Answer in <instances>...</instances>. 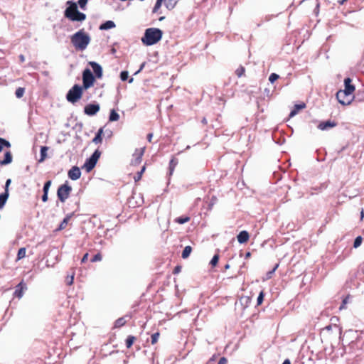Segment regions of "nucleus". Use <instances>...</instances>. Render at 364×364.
Returning a JSON list of instances; mask_svg holds the SVG:
<instances>
[{"label":"nucleus","mask_w":364,"mask_h":364,"mask_svg":"<svg viewBox=\"0 0 364 364\" xmlns=\"http://www.w3.org/2000/svg\"><path fill=\"white\" fill-rule=\"evenodd\" d=\"M91 41L90 36L88 33H85L83 29H81L74 33L70 37V41L73 46L77 50H85Z\"/></svg>","instance_id":"nucleus-1"},{"label":"nucleus","mask_w":364,"mask_h":364,"mask_svg":"<svg viewBox=\"0 0 364 364\" xmlns=\"http://www.w3.org/2000/svg\"><path fill=\"white\" fill-rule=\"evenodd\" d=\"M67 4L68 6L65 10V17L72 21L82 22L85 20L86 15L78 11L77 3L72 1H67Z\"/></svg>","instance_id":"nucleus-2"},{"label":"nucleus","mask_w":364,"mask_h":364,"mask_svg":"<svg viewBox=\"0 0 364 364\" xmlns=\"http://www.w3.org/2000/svg\"><path fill=\"white\" fill-rule=\"evenodd\" d=\"M163 32L156 28H149L145 30L141 38V42L145 46H152L158 43L162 38Z\"/></svg>","instance_id":"nucleus-3"},{"label":"nucleus","mask_w":364,"mask_h":364,"mask_svg":"<svg viewBox=\"0 0 364 364\" xmlns=\"http://www.w3.org/2000/svg\"><path fill=\"white\" fill-rule=\"evenodd\" d=\"M84 89L79 85H75L67 93L66 99L71 103H75L81 97Z\"/></svg>","instance_id":"nucleus-4"},{"label":"nucleus","mask_w":364,"mask_h":364,"mask_svg":"<svg viewBox=\"0 0 364 364\" xmlns=\"http://www.w3.org/2000/svg\"><path fill=\"white\" fill-rule=\"evenodd\" d=\"M95 82V77L91 70L86 68L82 72V88L87 90L92 87Z\"/></svg>","instance_id":"nucleus-5"},{"label":"nucleus","mask_w":364,"mask_h":364,"mask_svg":"<svg viewBox=\"0 0 364 364\" xmlns=\"http://www.w3.org/2000/svg\"><path fill=\"white\" fill-rule=\"evenodd\" d=\"M100 155L101 152L98 149L95 150L92 156L85 161L82 168L85 169L87 172L91 171L95 166Z\"/></svg>","instance_id":"nucleus-6"},{"label":"nucleus","mask_w":364,"mask_h":364,"mask_svg":"<svg viewBox=\"0 0 364 364\" xmlns=\"http://www.w3.org/2000/svg\"><path fill=\"white\" fill-rule=\"evenodd\" d=\"M336 98L339 103L343 105H348L353 101L352 93H348L344 90H339L336 93Z\"/></svg>","instance_id":"nucleus-7"},{"label":"nucleus","mask_w":364,"mask_h":364,"mask_svg":"<svg viewBox=\"0 0 364 364\" xmlns=\"http://www.w3.org/2000/svg\"><path fill=\"white\" fill-rule=\"evenodd\" d=\"M72 191L71 186L68 184L65 183L60 186L57 192L58 197L61 202H65V200L69 197V195Z\"/></svg>","instance_id":"nucleus-8"},{"label":"nucleus","mask_w":364,"mask_h":364,"mask_svg":"<svg viewBox=\"0 0 364 364\" xmlns=\"http://www.w3.org/2000/svg\"><path fill=\"white\" fill-rule=\"evenodd\" d=\"M145 147L136 149L132 156V159L131 161L132 165L136 166L141 163Z\"/></svg>","instance_id":"nucleus-9"},{"label":"nucleus","mask_w":364,"mask_h":364,"mask_svg":"<svg viewBox=\"0 0 364 364\" xmlns=\"http://www.w3.org/2000/svg\"><path fill=\"white\" fill-rule=\"evenodd\" d=\"M100 105L98 104H89L84 108V112L88 116H94L100 111Z\"/></svg>","instance_id":"nucleus-10"},{"label":"nucleus","mask_w":364,"mask_h":364,"mask_svg":"<svg viewBox=\"0 0 364 364\" xmlns=\"http://www.w3.org/2000/svg\"><path fill=\"white\" fill-rule=\"evenodd\" d=\"M88 64L92 68V70L95 73V77L98 78V79L102 78V75H103V71H102V66L99 63L94 62V61H90L88 63Z\"/></svg>","instance_id":"nucleus-11"},{"label":"nucleus","mask_w":364,"mask_h":364,"mask_svg":"<svg viewBox=\"0 0 364 364\" xmlns=\"http://www.w3.org/2000/svg\"><path fill=\"white\" fill-rule=\"evenodd\" d=\"M81 171L77 166H73L68 171V177L73 181L77 180L80 178Z\"/></svg>","instance_id":"nucleus-12"},{"label":"nucleus","mask_w":364,"mask_h":364,"mask_svg":"<svg viewBox=\"0 0 364 364\" xmlns=\"http://www.w3.org/2000/svg\"><path fill=\"white\" fill-rule=\"evenodd\" d=\"M27 289L26 285L23 282H20L16 287L14 291V296L21 299L23 295V291Z\"/></svg>","instance_id":"nucleus-13"},{"label":"nucleus","mask_w":364,"mask_h":364,"mask_svg":"<svg viewBox=\"0 0 364 364\" xmlns=\"http://www.w3.org/2000/svg\"><path fill=\"white\" fill-rule=\"evenodd\" d=\"M336 126V123L330 120L321 122L318 125V129L320 130H328Z\"/></svg>","instance_id":"nucleus-14"},{"label":"nucleus","mask_w":364,"mask_h":364,"mask_svg":"<svg viewBox=\"0 0 364 364\" xmlns=\"http://www.w3.org/2000/svg\"><path fill=\"white\" fill-rule=\"evenodd\" d=\"M344 85L345 89L344 91H346L348 93H352L355 91V86L351 84V79L347 77L344 80Z\"/></svg>","instance_id":"nucleus-15"},{"label":"nucleus","mask_w":364,"mask_h":364,"mask_svg":"<svg viewBox=\"0 0 364 364\" xmlns=\"http://www.w3.org/2000/svg\"><path fill=\"white\" fill-rule=\"evenodd\" d=\"M237 238V241L240 243H241V244L245 243L249 240V233L245 230L241 231L238 234Z\"/></svg>","instance_id":"nucleus-16"},{"label":"nucleus","mask_w":364,"mask_h":364,"mask_svg":"<svg viewBox=\"0 0 364 364\" xmlns=\"http://www.w3.org/2000/svg\"><path fill=\"white\" fill-rule=\"evenodd\" d=\"M12 162V155L10 151H6L4 154V160L0 161L1 166L9 164Z\"/></svg>","instance_id":"nucleus-17"},{"label":"nucleus","mask_w":364,"mask_h":364,"mask_svg":"<svg viewBox=\"0 0 364 364\" xmlns=\"http://www.w3.org/2000/svg\"><path fill=\"white\" fill-rule=\"evenodd\" d=\"M116 25L112 21H107L100 26V30H108L115 28Z\"/></svg>","instance_id":"nucleus-18"},{"label":"nucleus","mask_w":364,"mask_h":364,"mask_svg":"<svg viewBox=\"0 0 364 364\" xmlns=\"http://www.w3.org/2000/svg\"><path fill=\"white\" fill-rule=\"evenodd\" d=\"M304 107H305L304 103L296 105L294 106V109L291 111V112L289 114V117H294L295 115H296L298 114L299 110L304 109Z\"/></svg>","instance_id":"nucleus-19"},{"label":"nucleus","mask_w":364,"mask_h":364,"mask_svg":"<svg viewBox=\"0 0 364 364\" xmlns=\"http://www.w3.org/2000/svg\"><path fill=\"white\" fill-rule=\"evenodd\" d=\"M102 133H103V129H102V128H100V129L98 130V132H97V133L96 136H95L94 137V139H92L93 143H95V144H100V143H101V142H102Z\"/></svg>","instance_id":"nucleus-20"},{"label":"nucleus","mask_w":364,"mask_h":364,"mask_svg":"<svg viewBox=\"0 0 364 364\" xmlns=\"http://www.w3.org/2000/svg\"><path fill=\"white\" fill-rule=\"evenodd\" d=\"M48 150V147L47 146H41V158L38 160L39 163H42L46 158L47 157V152Z\"/></svg>","instance_id":"nucleus-21"},{"label":"nucleus","mask_w":364,"mask_h":364,"mask_svg":"<svg viewBox=\"0 0 364 364\" xmlns=\"http://www.w3.org/2000/svg\"><path fill=\"white\" fill-rule=\"evenodd\" d=\"M9 193H3L0 194V208H3L9 198Z\"/></svg>","instance_id":"nucleus-22"},{"label":"nucleus","mask_w":364,"mask_h":364,"mask_svg":"<svg viewBox=\"0 0 364 364\" xmlns=\"http://www.w3.org/2000/svg\"><path fill=\"white\" fill-rule=\"evenodd\" d=\"M178 0H165V6L168 10H172Z\"/></svg>","instance_id":"nucleus-23"},{"label":"nucleus","mask_w":364,"mask_h":364,"mask_svg":"<svg viewBox=\"0 0 364 364\" xmlns=\"http://www.w3.org/2000/svg\"><path fill=\"white\" fill-rule=\"evenodd\" d=\"M119 119V114L114 109H112L110 111L109 120L110 122H116V121H118Z\"/></svg>","instance_id":"nucleus-24"},{"label":"nucleus","mask_w":364,"mask_h":364,"mask_svg":"<svg viewBox=\"0 0 364 364\" xmlns=\"http://www.w3.org/2000/svg\"><path fill=\"white\" fill-rule=\"evenodd\" d=\"M178 164V161L176 159L173 158L169 163V174L171 175L174 171L175 167Z\"/></svg>","instance_id":"nucleus-25"},{"label":"nucleus","mask_w":364,"mask_h":364,"mask_svg":"<svg viewBox=\"0 0 364 364\" xmlns=\"http://www.w3.org/2000/svg\"><path fill=\"white\" fill-rule=\"evenodd\" d=\"M11 147V144L9 141L0 137V152L2 151L4 147Z\"/></svg>","instance_id":"nucleus-26"},{"label":"nucleus","mask_w":364,"mask_h":364,"mask_svg":"<svg viewBox=\"0 0 364 364\" xmlns=\"http://www.w3.org/2000/svg\"><path fill=\"white\" fill-rule=\"evenodd\" d=\"M192 248L191 246H186L183 250L182 252V257L183 259H186L189 257L191 252Z\"/></svg>","instance_id":"nucleus-27"},{"label":"nucleus","mask_w":364,"mask_h":364,"mask_svg":"<svg viewBox=\"0 0 364 364\" xmlns=\"http://www.w3.org/2000/svg\"><path fill=\"white\" fill-rule=\"evenodd\" d=\"M26 253V250L25 247H21L18 250L17 254V260H20L25 257Z\"/></svg>","instance_id":"nucleus-28"},{"label":"nucleus","mask_w":364,"mask_h":364,"mask_svg":"<svg viewBox=\"0 0 364 364\" xmlns=\"http://www.w3.org/2000/svg\"><path fill=\"white\" fill-rule=\"evenodd\" d=\"M190 220V218L188 216L178 217L175 219L176 223L178 224H184Z\"/></svg>","instance_id":"nucleus-29"},{"label":"nucleus","mask_w":364,"mask_h":364,"mask_svg":"<svg viewBox=\"0 0 364 364\" xmlns=\"http://www.w3.org/2000/svg\"><path fill=\"white\" fill-rule=\"evenodd\" d=\"M146 169V166H143L141 171H139L134 176V181L136 182V181H139L141 178V176L143 174V173L144 172Z\"/></svg>","instance_id":"nucleus-30"},{"label":"nucleus","mask_w":364,"mask_h":364,"mask_svg":"<svg viewBox=\"0 0 364 364\" xmlns=\"http://www.w3.org/2000/svg\"><path fill=\"white\" fill-rule=\"evenodd\" d=\"M125 323H126V320L124 318H119L115 321L114 326L117 328H119V327L124 326L125 324Z\"/></svg>","instance_id":"nucleus-31"},{"label":"nucleus","mask_w":364,"mask_h":364,"mask_svg":"<svg viewBox=\"0 0 364 364\" xmlns=\"http://www.w3.org/2000/svg\"><path fill=\"white\" fill-rule=\"evenodd\" d=\"M70 216H66L63 219V220L61 222V223H60V225L59 226V229L60 230H63V229L65 228V227L68 225V221L70 220Z\"/></svg>","instance_id":"nucleus-32"},{"label":"nucleus","mask_w":364,"mask_h":364,"mask_svg":"<svg viewBox=\"0 0 364 364\" xmlns=\"http://www.w3.org/2000/svg\"><path fill=\"white\" fill-rule=\"evenodd\" d=\"M134 340H135V337L132 336H128L126 340V346L128 348H130L132 346Z\"/></svg>","instance_id":"nucleus-33"},{"label":"nucleus","mask_w":364,"mask_h":364,"mask_svg":"<svg viewBox=\"0 0 364 364\" xmlns=\"http://www.w3.org/2000/svg\"><path fill=\"white\" fill-rule=\"evenodd\" d=\"M25 92V90L24 88L23 87H18L16 90V96L17 98H21L23 97V94Z\"/></svg>","instance_id":"nucleus-34"},{"label":"nucleus","mask_w":364,"mask_h":364,"mask_svg":"<svg viewBox=\"0 0 364 364\" xmlns=\"http://www.w3.org/2000/svg\"><path fill=\"white\" fill-rule=\"evenodd\" d=\"M245 69L243 66H240L236 70L235 73L237 75V77H242L245 73Z\"/></svg>","instance_id":"nucleus-35"},{"label":"nucleus","mask_w":364,"mask_h":364,"mask_svg":"<svg viewBox=\"0 0 364 364\" xmlns=\"http://www.w3.org/2000/svg\"><path fill=\"white\" fill-rule=\"evenodd\" d=\"M362 240H363V239H362V237H361V236H358V237H357L355 239V241H354V243H353V247H354L355 248L358 247L361 245V243H362Z\"/></svg>","instance_id":"nucleus-36"},{"label":"nucleus","mask_w":364,"mask_h":364,"mask_svg":"<svg viewBox=\"0 0 364 364\" xmlns=\"http://www.w3.org/2000/svg\"><path fill=\"white\" fill-rule=\"evenodd\" d=\"M279 267V264H277L275 265V267L269 272H268L266 274V277L264 278V279H269L272 277V275L274 274V272L276 271V269H277V267Z\"/></svg>","instance_id":"nucleus-37"},{"label":"nucleus","mask_w":364,"mask_h":364,"mask_svg":"<svg viewBox=\"0 0 364 364\" xmlns=\"http://www.w3.org/2000/svg\"><path fill=\"white\" fill-rule=\"evenodd\" d=\"M164 0H156V2L155 4V6L153 9V12L154 13H156L158 11V10L160 9V7L161 6V4L163 2Z\"/></svg>","instance_id":"nucleus-38"},{"label":"nucleus","mask_w":364,"mask_h":364,"mask_svg":"<svg viewBox=\"0 0 364 364\" xmlns=\"http://www.w3.org/2000/svg\"><path fill=\"white\" fill-rule=\"evenodd\" d=\"M218 260H219V256L218 255H215L212 259L210 260V264L213 266V267H215L217 265L218 262Z\"/></svg>","instance_id":"nucleus-39"},{"label":"nucleus","mask_w":364,"mask_h":364,"mask_svg":"<svg viewBox=\"0 0 364 364\" xmlns=\"http://www.w3.org/2000/svg\"><path fill=\"white\" fill-rule=\"evenodd\" d=\"M279 75L276 73H272L269 77V80L271 83H274L277 79H279Z\"/></svg>","instance_id":"nucleus-40"},{"label":"nucleus","mask_w":364,"mask_h":364,"mask_svg":"<svg viewBox=\"0 0 364 364\" xmlns=\"http://www.w3.org/2000/svg\"><path fill=\"white\" fill-rule=\"evenodd\" d=\"M129 73L127 71H122L120 73V78L122 81H125L128 79Z\"/></svg>","instance_id":"nucleus-41"},{"label":"nucleus","mask_w":364,"mask_h":364,"mask_svg":"<svg viewBox=\"0 0 364 364\" xmlns=\"http://www.w3.org/2000/svg\"><path fill=\"white\" fill-rule=\"evenodd\" d=\"M159 338V333H155L151 336V343L155 344Z\"/></svg>","instance_id":"nucleus-42"},{"label":"nucleus","mask_w":364,"mask_h":364,"mask_svg":"<svg viewBox=\"0 0 364 364\" xmlns=\"http://www.w3.org/2000/svg\"><path fill=\"white\" fill-rule=\"evenodd\" d=\"M88 0H79L77 4L82 9H85Z\"/></svg>","instance_id":"nucleus-43"},{"label":"nucleus","mask_w":364,"mask_h":364,"mask_svg":"<svg viewBox=\"0 0 364 364\" xmlns=\"http://www.w3.org/2000/svg\"><path fill=\"white\" fill-rule=\"evenodd\" d=\"M263 299H264V292L262 291L258 297H257V305H260L262 304V301H263Z\"/></svg>","instance_id":"nucleus-44"},{"label":"nucleus","mask_w":364,"mask_h":364,"mask_svg":"<svg viewBox=\"0 0 364 364\" xmlns=\"http://www.w3.org/2000/svg\"><path fill=\"white\" fill-rule=\"evenodd\" d=\"M102 260V255L98 253L97 255H95L92 259H91V262H98V261H101Z\"/></svg>","instance_id":"nucleus-45"},{"label":"nucleus","mask_w":364,"mask_h":364,"mask_svg":"<svg viewBox=\"0 0 364 364\" xmlns=\"http://www.w3.org/2000/svg\"><path fill=\"white\" fill-rule=\"evenodd\" d=\"M74 280V274H72L71 276H68L65 282L68 285H71L73 283Z\"/></svg>","instance_id":"nucleus-46"},{"label":"nucleus","mask_w":364,"mask_h":364,"mask_svg":"<svg viewBox=\"0 0 364 364\" xmlns=\"http://www.w3.org/2000/svg\"><path fill=\"white\" fill-rule=\"evenodd\" d=\"M50 185H51V181H48L47 182H46V183L44 184V186H43V193H48V190L50 187Z\"/></svg>","instance_id":"nucleus-47"},{"label":"nucleus","mask_w":364,"mask_h":364,"mask_svg":"<svg viewBox=\"0 0 364 364\" xmlns=\"http://www.w3.org/2000/svg\"><path fill=\"white\" fill-rule=\"evenodd\" d=\"M11 183V180L10 178L7 179L5 184V191L4 193H9V187Z\"/></svg>","instance_id":"nucleus-48"},{"label":"nucleus","mask_w":364,"mask_h":364,"mask_svg":"<svg viewBox=\"0 0 364 364\" xmlns=\"http://www.w3.org/2000/svg\"><path fill=\"white\" fill-rule=\"evenodd\" d=\"M227 363H228V360H227V359H226L225 358H224V357L221 358L219 360L218 363V364H227Z\"/></svg>","instance_id":"nucleus-49"},{"label":"nucleus","mask_w":364,"mask_h":364,"mask_svg":"<svg viewBox=\"0 0 364 364\" xmlns=\"http://www.w3.org/2000/svg\"><path fill=\"white\" fill-rule=\"evenodd\" d=\"M42 200L43 202H46L48 200V193H43V195L42 196Z\"/></svg>","instance_id":"nucleus-50"},{"label":"nucleus","mask_w":364,"mask_h":364,"mask_svg":"<svg viewBox=\"0 0 364 364\" xmlns=\"http://www.w3.org/2000/svg\"><path fill=\"white\" fill-rule=\"evenodd\" d=\"M87 258H88V253H86L82 258V260L81 262L82 263L85 262L87 260Z\"/></svg>","instance_id":"nucleus-51"},{"label":"nucleus","mask_w":364,"mask_h":364,"mask_svg":"<svg viewBox=\"0 0 364 364\" xmlns=\"http://www.w3.org/2000/svg\"><path fill=\"white\" fill-rule=\"evenodd\" d=\"M153 137V134L152 133H149L148 135H147V139L149 142L151 141V139Z\"/></svg>","instance_id":"nucleus-52"},{"label":"nucleus","mask_w":364,"mask_h":364,"mask_svg":"<svg viewBox=\"0 0 364 364\" xmlns=\"http://www.w3.org/2000/svg\"><path fill=\"white\" fill-rule=\"evenodd\" d=\"M19 59H20V60H21V63L24 62V61H25V57H24V55H20V56H19Z\"/></svg>","instance_id":"nucleus-53"},{"label":"nucleus","mask_w":364,"mask_h":364,"mask_svg":"<svg viewBox=\"0 0 364 364\" xmlns=\"http://www.w3.org/2000/svg\"><path fill=\"white\" fill-rule=\"evenodd\" d=\"M180 269L181 267H176L175 269H174V272L175 273H177V272H180Z\"/></svg>","instance_id":"nucleus-54"},{"label":"nucleus","mask_w":364,"mask_h":364,"mask_svg":"<svg viewBox=\"0 0 364 364\" xmlns=\"http://www.w3.org/2000/svg\"><path fill=\"white\" fill-rule=\"evenodd\" d=\"M282 364H291V363H290L289 360L287 359V360H285L283 362V363H282Z\"/></svg>","instance_id":"nucleus-55"},{"label":"nucleus","mask_w":364,"mask_h":364,"mask_svg":"<svg viewBox=\"0 0 364 364\" xmlns=\"http://www.w3.org/2000/svg\"><path fill=\"white\" fill-rule=\"evenodd\" d=\"M346 308V305L342 304L339 308L340 310L343 309H345Z\"/></svg>","instance_id":"nucleus-56"},{"label":"nucleus","mask_w":364,"mask_h":364,"mask_svg":"<svg viewBox=\"0 0 364 364\" xmlns=\"http://www.w3.org/2000/svg\"><path fill=\"white\" fill-rule=\"evenodd\" d=\"M347 300H348V298L344 299L342 304L346 305L347 304V302H348Z\"/></svg>","instance_id":"nucleus-57"},{"label":"nucleus","mask_w":364,"mask_h":364,"mask_svg":"<svg viewBox=\"0 0 364 364\" xmlns=\"http://www.w3.org/2000/svg\"><path fill=\"white\" fill-rule=\"evenodd\" d=\"M230 268V264H227L225 265V269H228Z\"/></svg>","instance_id":"nucleus-58"},{"label":"nucleus","mask_w":364,"mask_h":364,"mask_svg":"<svg viewBox=\"0 0 364 364\" xmlns=\"http://www.w3.org/2000/svg\"><path fill=\"white\" fill-rule=\"evenodd\" d=\"M143 67H144V64L141 65L140 69L135 74H137L138 73H139L141 70V69L143 68Z\"/></svg>","instance_id":"nucleus-59"},{"label":"nucleus","mask_w":364,"mask_h":364,"mask_svg":"<svg viewBox=\"0 0 364 364\" xmlns=\"http://www.w3.org/2000/svg\"><path fill=\"white\" fill-rule=\"evenodd\" d=\"M245 257H246V258L250 257V252H247Z\"/></svg>","instance_id":"nucleus-60"},{"label":"nucleus","mask_w":364,"mask_h":364,"mask_svg":"<svg viewBox=\"0 0 364 364\" xmlns=\"http://www.w3.org/2000/svg\"><path fill=\"white\" fill-rule=\"evenodd\" d=\"M134 79L132 77L129 80V83H132L133 82Z\"/></svg>","instance_id":"nucleus-61"},{"label":"nucleus","mask_w":364,"mask_h":364,"mask_svg":"<svg viewBox=\"0 0 364 364\" xmlns=\"http://www.w3.org/2000/svg\"><path fill=\"white\" fill-rule=\"evenodd\" d=\"M363 217H364V212H363V211H362V212H361V218H363Z\"/></svg>","instance_id":"nucleus-62"},{"label":"nucleus","mask_w":364,"mask_h":364,"mask_svg":"<svg viewBox=\"0 0 364 364\" xmlns=\"http://www.w3.org/2000/svg\"><path fill=\"white\" fill-rule=\"evenodd\" d=\"M203 123H206V120H205V119H203Z\"/></svg>","instance_id":"nucleus-63"},{"label":"nucleus","mask_w":364,"mask_h":364,"mask_svg":"<svg viewBox=\"0 0 364 364\" xmlns=\"http://www.w3.org/2000/svg\"><path fill=\"white\" fill-rule=\"evenodd\" d=\"M164 17H161V18H159V20H160V21H161V20H162V19H164Z\"/></svg>","instance_id":"nucleus-64"}]
</instances>
